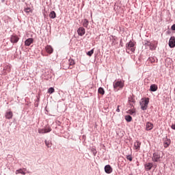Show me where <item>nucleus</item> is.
<instances>
[{"instance_id": "nucleus-1", "label": "nucleus", "mask_w": 175, "mask_h": 175, "mask_svg": "<svg viewBox=\"0 0 175 175\" xmlns=\"http://www.w3.org/2000/svg\"><path fill=\"white\" fill-rule=\"evenodd\" d=\"M139 103H140L142 110H147L148 107V103H150V98H142Z\"/></svg>"}, {"instance_id": "nucleus-2", "label": "nucleus", "mask_w": 175, "mask_h": 175, "mask_svg": "<svg viewBox=\"0 0 175 175\" xmlns=\"http://www.w3.org/2000/svg\"><path fill=\"white\" fill-rule=\"evenodd\" d=\"M126 50L127 53H129L130 54L135 53V42L129 41L126 46Z\"/></svg>"}, {"instance_id": "nucleus-3", "label": "nucleus", "mask_w": 175, "mask_h": 175, "mask_svg": "<svg viewBox=\"0 0 175 175\" xmlns=\"http://www.w3.org/2000/svg\"><path fill=\"white\" fill-rule=\"evenodd\" d=\"M124 81H117L113 82V89L114 91H118V90H122V88H124Z\"/></svg>"}, {"instance_id": "nucleus-4", "label": "nucleus", "mask_w": 175, "mask_h": 175, "mask_svg": "<svg viewBox=\"0 0 175 175\" xmlns=\"http://www.w3.org/2000/svg\"><path fill=\"white\" fill-rule=\"evenodd\" d=\"M145 46H148L150 50H152V51L155 50V49H157V45L156 44H154L152 42H150L148 41H146L145 42Z\"/></svg>"}, {"instance_id": "nucleus-5", "label": "nucleus", "mask_w": 175, "mask_h": 175, "mask_svg": "<svg viewBox=\"0 0 175 175\" xmlns=\"http://www.w3.org/2000/svg\"><path fill=\"white\" fill-rule=\"evenodd\" d=\"M77 32L79 36H84V35H85V29L81 27L77 29Z\"/></svg>"}, {"instance_id": "nucleus-6", "label": "nucleus", "mask_w": 175, "mask_h": 175, "mask_svg": "<svg viewBox=\"0 0 175 175\" xmlns=\"http://www.w3.org/2000/svg\"><path fill=\"white\" fill-rule=\"evenodd\" d=\"M154 162H159L161 161V155L158 152L154 153L152 156Z\"/></svg>"}, {"instance_id": "nucleus-7", "label": "nucleus", "mask_w": 175, "mask_h": 175, "mask_svg": "<svg viewBox=\"0 0 175 175\" xmlns=\"http://www.w3.org/2000/svg\"><path fill=\"white\" fill-rule=\"evenodd\" d=\"M18 40H20V38H18V36L16 35H13L11 36V38H10L11 43H17Z\"/></svg>"}, {"instance_id": "nucleus-8", "label": "nucleus", "mask_w": 175, "mask_h": 175, "mask_svg": "<svg viewBox=\"0 0 175 175\" xmlns=\"http://www.w3.org/2000/svg\"><path fill=\"white\" fill-rule=\"evenodd\" d=\"M169 46L171 47V49H173V47H175V38L171 37L169 41Z\"/></svg>"}, {"instance_id": "nucleus-9", "label": "nucleus", "mask_w": 175, "mask_h": 175, "mask_svg": "<svg viewBox=\"0 0 175 175\" xmlns=\"http://www.w3.org/2000/svg\"><path fill=\"white\" fill-rule=\"evenodd\" d=\"M105 172L107 174H110V173H111V172H113V168H111V166H110V165H107L105 167Z\"/></svg>"}, {"instance_id": "nucleus-10", "label": "nucleus", "mask_w": 175, "mask_h": 175, "mask_svg": "<svg viewBox=\"0 0 175 175\" xmlns=\"http://www.w3.org/2000/svg\"><path fill=\"white\" fill-rule=\"evenodd\" d=\"M45 50L46 53H48V54H53V51H54V50L53 49V47L50 45H47L45 47Z\"/></svg>"}, {"instance_id": "nucleus-11", "label": "nucleus", "mask_w": 175, "mask_h": 175, "mask_svg": "<svg viewBox=\"0 0 175 175\" xmlns=\"http://www.w3.org/2000/svg\"><path fill=\"white\" fill-rule=\"evenodd\" d=\"M146 131H151L154 128V124L151 122H147L146 125Z\"/></svg>"}, {"instance_id": "nucleus-12", "label": "nucleus", "mask_w": 175, "mask_h": 175, "mask_svg": "<svg viewBox=\"0 0 175 175\" xmlns=\"http://www.w3.org/2000/svg\"><path fill=\"white\" fill-rule=\"evenodd\" d=\"M140 146H142V144L139 142H136L134 143V150H137V151H139L140 150Z\"/></svg>"}, {"instance_id": "nucleus-13", "label": "nucleus", "mask_w": 175, "mask_h": 175, "mask_svg": "<svg viewBox=\"0 0 175 175\" xmlns=\"http://www.w3.org/2000/svg\"><path fill=\"white\" fill-rule=\"evenodd\" d=\"M33 43V38H28L25 40V46H31Z\"/></svg>"}, {"instance_id": "nucleus-14", "label": "nucleus", "mask_w": 175, "mask_h": 175, "mask_svg": "<svg viewBox=\"0 0 175 175\" xmlns=\"http://www.w3.org/2000/svg\"><path fill=\"white\" fill-rule=\"evenodd\" d=\"M5 118H7L8 120H10L12 118H13V112L12 111H8L5 113Z\"/></svg>"}, {"instance_id": "nucleus-15", "label": "nucleus", "mask_w": 175, "mask_h": 175, "mask_svg": "<svg viewBox=\"0 0 175 175\" xmlns=\"http://www.w3.org/2000/svg\"><path fill=\"white\" fill-rule=\"evenodd\" d=\"M152 166L153 165L152 163H148L146 164L145 167L146 170H151V169H152Z\"/></svg>"}, {"instance_id": "nucleus-16", "label": "nucleus", "mask_w": 175, "mask_h": 175, "mask_svg": "<svg viewBox=\"0 0 175 175\" xmlns=\"http://www.w3.org/2000/svg\"><path fill=\"white\" fill-rule=\"evenodd\" d=\"M88 24H90V22L88 21V19H83V26L85 28H88Z\"/></svg>"}, {"instance_id": "nucleus-17", "label": "nucleus", "mask_w": 175, "mask_h": 175, "mask_svg": "<svg viewBox=\"0 0 175 175\" xmlns=\"http://www.w3.org/2000/svg\"><path fill=\"white\" fill-rule=\"evenodd\" d=\"M157 90H158V86H157V85L153 84L150 85V91H152V92H155Z\"/></svg>"}, {"instance_id": "nucleus-18", "label": "nucleus", "mask_w": 175, "mask_h": 175, "mask_svg": "<svg viewBox=\"0 0 175 175\" xmlns=\"http://www.w3.org/2000/svg\"><path fill=\"white\" fill-rule=\"evenodd\" d=\"M49 17L50 18H55L56 16V14H55V12L54 11H51L49 14Z\"/></svg>"}, {"instance_id": "nucleus-19", "label": "nucleus", "mask_w": 175, "mask_h": 175, "mask_svg": "<svg viewBox=\"0 0 175 175\" xmlns=\"http://www.w3.org/2000/svg\"><path fill=\"white\" fill-rule=\"evenodd\" d=\"M98 94H100V95H105V89L103 88H99L98 90Z\"/></svg>"}, {"instance_id": "nucleus-20", "label": "nucleus", "mask_w": 175, "mask_h": 175, "mask_svg": "<svg viewBox=\"0 0 175 175\" xmlns=\"http://www.w3.org/2000/svg\"><path fill=\"white\" fill-rule=\"evenodd\" d=\"M170 146V139H167L165 142H164V147L165 148H167V147Z\"/></svg>"}, {"instance_id": "nucleus-21", "label": "nucleus", "mask_w": 175, "mask_h": 175, "mask_svg": "<svg viewBox=\"0 0 175 175\" xmlns=\"http://www.w3.org/2000/svg\"><path fill=\"white\" fill-rule=\"evenodd\" d=\"M125 120L127 122H131L132 121V116L127 115L125 116Z\"/></svg>"}, {"instance_id": "nucleus-22", "label": "nucleus", "mask_w": 175, "mask_h": 175, "mask_svg": "<svg viewBox=\"0 0 175 175\" xmlns=\"http://www.w3.org/2000/svg\"><path fill=\"white\" fill-rule=\"evenodd\" d=\"M16 174H23L25 175V172H24V171H23L22 169L18 170L16 171Z\"/></svg>"}, {"instance_id": "nucleus-23", "label": "nucleus", "mask_w": 175, "mask_h": 175, "mask_svg": "<svg viewBox=\"0 0 175 175\" xmlns=\"http://www.w3.org/2000/svg\"><path fill=\"white\" fill-rule=\"evenodd\" d=\"M45 133H49V132H51V127L50 126H46L45 129Z\"/></svg>"}, {"instance_id": "nucleus-24", "label": "nucleus", "mask_w": 175, "mask_h": 175, "mask_svg": "<svg viewBox=\"0 0 175 175\" xmlns=\"http://www.w3.org/2000/svg\"><path fill=\"white\" fill-rule=\"evenodd\" d=\"M135 113H136V111L135 109H130L127 111V113L131 114V116L132 114H135Z\"/></svg>"}, {"instance_id": "nucleus-25", "label": "nucleus", "mask_w": 175, "mask_h": 175, "mask_svg": "<svg viewBox=\"0 0 175 175\" xmlns=\"http://www.w3.org/2000/svg\"><path fill=\"white\" fill-rule=\"evenodd\" d=\"M55 90H54V88H50L48 90V93L49 94H53V92H55Z\"/></svg>"}, {"instance_id": "nucleus-26", "label": "nucleus", "mask_w": 175, "mask_h": 175, "mask_svg": "<svg viewBox=\"0 0 175 175\" xmlns=\"http://www.w3.org/2000/svg\"><path fill=\"white\" fill-rule=\"evenodd\" d=\"M126 159H128V161H130V162H132L133 161L132 155L131 154L126 155Z\"/></svg>"}, {"instance_id": "nucleus-27", "label": "nucleus", "mask_w": 175, "mask_h": 175, "mask_svg": "<svg viewBox=\"0 0 175 175\" xmlns=\"http://www.w3.org/2000/svg\"><path fill=\"white\" fill-rule=\"evenodd\" d=\"M94 54V49L87 53V55L91 57Z\"/></svg>"}, {"instance_id": "nucleus-28", "label": "nucleus", "mask_w": 175, "mask_h": 175, "mask_svg": "<svg viewBox=\"0 0 175 175\" xmlns=\"http://www.w3.org/2000/svg\"><path fill=\"white\" fill-rule=\"evenodd\" d=\"M45 144L46 147H48V148H50V147H51V142H47L46 140H45Z\"/></svg>"}, {"instance_id": "nucleus-29", "label": "nucleus", "mask_w": 175, "mask_h": 175, "mask_svg": "<svg viewBox=\"0 0 175 175\" xmlns=\"http://www.w3.org/2000/svg\"><path fill=\"white\" fill-rule=\"evenodd\" d=\"M38 133H41V134L46 133V131L44 130V129H39Z\"/></svg>"}, {"instance_id": "nucleus-30", "label": "nucleus", "mask_w": 175, "mask_h": 175, "mask_svg": "<svg viewBox=\"0 0 175 175\" xmlns=\"http://www.w3.org/2000/svg\"><path fill=\"white\" fill-rule=\"evenodd\" d=\"M148 60L151 64H154V62H155V59L154 57H150Z\"/></svg>"}, {"instance_id": "nucleus-31", "label": "nucleus", "mask_w": 175, "mask_h": 175, "mask_svg": "<svg viewBox=\"0 0 175 175\" xmlns=\"http://www.w3.org/2000/svg\"><path fill=\"white\" fill-rule=\"evenodd\" d=\"M25 12L26 13H29L31 12V8H26V9H25Z\"/></svg>"}, {"instance_id": "nucleus-32", "label": "nucleus", "mask_w": 175, "mask_h": 175, "mask_svg": "<svg viewBox=\"0 0 175 175\" xmlns=\"http://www.w3.org/2000/svg\"><path fill=\"white\" fill-rule=\"evenodd\" d=\"M171 29L172 31H175V24L172 26Z\"/></svg>"}, {"instance_id": "nucleus-33", "label": "nucleus", "mask_w": 175, "mask_h": 175, "mask_svg": "<svg viewBox=\"0 0 175 175\" xmlns=\"http://www.w3.org/2000/svg\"><path fill=\"white\" fill-rule=\"evenodd\" d=\"M116 111H117L118 113H120V105H118V108H117V109H116Z\"/></svg>"}, {"instance_id": "nucleus-34", "label": "nucleus", "mask_w": 175, "mask_h": 175, "mask_svg": "<svg viewBox=\"0 0 175 175\" xmlns=\"http://www.w3.org/2000/svg\"><path fill=\"white\" fill-rule=\"evenodd\" d=\"M70 65H75V62L73 60H71L70 62Z\"/></svg>"}, {"instance_id": "nucleus-35", "label": "nucleus", "mask_w": 175, "mask_h": 175, "mask_svg": "<svg viewBox=\"0 0 175 175\" xmlns=\"http://www.w3.org/2000/svg\"><path fill=\"white\" fill-rule=\"evenodd\" d=\"M129 102H132L133 103H135V100H133V98H131V100H129Z\"/></svg>"}, {"instance_id": "nucleus-36", "label": "nucleus", "mask_w": 175, "mask_h": 175, "mask_svg": "<svg viewBox=\"0 0 175 175\" xmlns=\"http://www.w3.org/2000/svg\"><path fill=\"white\" fill-rule=\"evenodd\" d=\"M172 129H175V124L172 125Z\"/></svg>"}, {"instance_id": "nucleus-37", "label": "nucleus", "mask_w": 175, "mask_h": 175, "mask_svg": "<svg viewBox=\"0 0 175 175\" xmlns=\"http://www.w3.org/2000/svg\"><path fill=\"white\" fill-rule=\"evenodd\" d=\"M115 45H116V42H114V41H113L112 46H115Z\"/></svg>"}]
</instances>
